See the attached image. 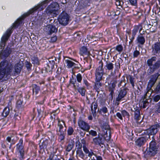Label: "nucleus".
I'll use <instances>...</instances> for the list:
<instances>
[{"label": "nucleus", "instance_id": "obj_1", "mask_svg": "<svg viewBox=\"0 0 160 160\" xmlns=\"http://www.w3.org/2000/svg\"><path fill=\"white\" fill-rule=\"evenodd\" d=\"M44 4V2H42L40 4L34 8L30 10L29 12L24 13L21 17L18 18L14 23H13L12 26L7 30L4 35L2 38L1 41L0 43V46L2 47L5 46L6 42L8 40L12 33V28H18L20 24L22 23V21L23 20L30 14H32L35 11L39 9L40 7L41 6Z\"/></svg>", "mask_w": 160, "mask_h": 160}, {"label": "nucleus", "instance_id": "obj_2", "mask_svg": "<svg viewBox=\"0 0 160 160\" xmlns=\"http://www.w3.org/2000/svg\"><path fill=\"white\" fill-rule=\"evenodd\" d=\"M142 29V27L141 24L134 26L132 32V36H129L130 41L129 42L130 44H131L135 38V37L138 31H139V34L137 36L136 40L137 43L141 45H143L145 42V37L143 36L144 32H146V31H143V33H141L140 32Z\"/></svg>", "mask_w": 160, "mask_h": 160}, {"label": "nucleus", "instance_id": "obj_3", "mask_svg": "<svg viewBox=\"0 0 160 160\" xmlns=\"http://www.w3.org/2000/svg\"><path fill=\"white\" fill-rule=\"evenodd\" d=\"M152 138V141L149 143L148 150L144 152V156L146 158L154 156L160 149V138L158 139L157 142L154 136H153Z\"/></svg>", "mask_w": 160, "mask_h": 160}, {"label": "nucleus", "instance_id": "obj_4", "mask_svg": "<svg viewBox=\"0 0 160 160\" xmlns=\"http://www.w3.org/2000/svg\"><path fill=\"white\" fill-rule=\"evenodd\" d=\"M0 66L4 67L2 70L6 74V79H8L11 76V72L13 70L12 64L7 60H5L1 62Z\"/></svg>", "mask_w": 160, "mask_h": 160}, {"label": "nucleus", "instance_id": "obj_5", "mask_svg": "<svg viewBox=\"0 0 160 160\" xmlns=\"http://www.w3.org/2000/svg\"><path fill=\"white\" fill-rule=\"evenodd\" d=\"M59 5L56 2H53L49 5L45 9V12L48 15L56 14L58 13V9L59 8Z\"/></svg>", "mask_w": 160, "mask_h": 160}, {"label": "nucleus", "instance_id": "obj_6", "mask_svg": "<svg viewBox=\"0 0 160 160\" xmlns=\"http://www.w3.org/2000/svg\"><path fill=\"white\" fill-rule=\"evenodd\" d=\"M160 128V122L158 123L156 122L155 124L152 126L148 129L145 131L144 133L146 134V135H154L158 132Z\"/></svg>", "mask_w": 160, "mask_h": 160}, {"label": "nucleus", "instance_id": "obj_7", "mask_svg": "<svg viewBox=\"0 0 160 160\" xmlns=\"http://www.w3.org/2000/svg\"><path fill=\"white\" fill-rule=\"evenodd\" d=\"M129 91V89L127 87H123L118 91V96L116 97V101L117 105H118L119 102L121 100H123L124 98L126 96Z\"/></svg>", "mask_w": 160, "mask_h": 160}, {"label": "nucleus", "instance_id": "obj_8", "mask_svg": "<svg viewBox=\"0 0 160 160\" xmlns=\"http://www.w3.org/2000/svg\"><path fill=\"white\" fill-rule=\"evenodd\" d=\"M70 16L64 12H62L59 15L58 20L59 23L63 26L67 25L69 22Z\"/></svg>", "mask_w": 160, "mask_h": 160}, {"label": "nucleus", "instance_id": "obj_9", "mask_svg": "<svg viewBox=\"0 0 160 160\" xmlns=\"http://www.w3.org/2000/svg\"><path fill=\"white\" fill-rule=\"evenodd\" d=\"M131 114L134 116V120L137 123H138V121L141 118L140 114V108L139 106L138 107L137 105H134L131 109Z\"/></svg>", "mask_w": 160, "mask_h": 160}, {"label": "nucleus", "instance_id": "obj_10", "mask_svg": "<svg viewBox=\"0 0 160 160\" xmlns=\"http://www.w3.org/2000/svg\"><path fill=\"white\" fill-rule=\"evenodd\" d=\"M17 135L16 132L14 131H10L8 133V136L6 138V141L11 143L9 147V149H11L12 145L14 144L16 142L17 140H16L15 138H17Z\"/></svg>", "mask_w": 160, "mask_h": 160}, {"label": "nucleus", "instance_id": "obj_11", "mask_svg": "<svg viewBox=\"0 0 160 160\" xmlns=\"http://www.w3.org/2000/svg\"><path fill=\"white\" fill-rule=\"evenodd\" d=\"M104 73L103 63L102 61H101L99 62L98 67L96 70L95 78H98V79H102Z\"/></svg>", "mask_w": 160, "mask_h": 160}, {"label": "nucleus", "instance_id": "obj_12", "mask_svg": "<svg viewBox=\"0 0 160 160\" xmlns=\"http://www.w3.org/2000/svg\"><path fill=\"white\" fill-rule=\"evenodd\" d=\"M117 83V81L116 79H113L108 84V91L110 92L109 95L110 96V98L112 100L113 98V95L114 93V91Z\"/></svg>", "mask_w": 160, "mask_h": 160}, {"label": "nucleus", "instance_id": "obj_13", "mask_svg": "<svg viewBox=\"0 0 160 160\" xmlns=\"http://www.w3.org/2000/svg\"><path fill=\"white\" fill-rule=\"evenodd\" d=\"M150 136L149 135H145L143 137L138 138L135 141L136 145L138 147H141L143 145L147 140Z\"/></svg>", "mask_w": 160, "mask_h": 160}, {"label": "nucleus", "instance_id": "obj_14", "mask_svg": "<svg viewBox=\"0 0 160 160\" xmlns=\"http://www.w3.org/2000/svg\"><path fill=\"white\" fill-rule=\"evenodd\" d=\"M78 125L80 128L84 131L88 132L90 128V125L88 123L82 120L78 121Z\"/></svg>", "mask_w": 160, "mask_h": 160}, {"label": "nucleus", "instance_id": "obj_15", "mask_svg": "<svg viewBox=\"0 0 160 160\" xmlns=\"http://www.w3.org/2000/svg\"><path fill=\"white\" fill-rule=\"evenodd\" d=\"M159 76H160V69L159 70L158 73H155L151 76L149 82L148 86L152 87L155 84Z\"/></svg>", "mask_w": 160, "mask_h": 160}, {"label": "nucleus", "instance_id": "obj_16", "mask_svg": "<svg viewBox=\"0 0 160 160\" xmlns=\"http://www.w3.org/2000/svg\"><path fill=\"white\" fill-rule=\"evenodd\" d=\"M102 79H98L95 78V82L93 86V89L97 92L98 94L99 92L101 90L102 87V84L100 82Z\"/></svg>", "mask_w": 160, "mask_h": 160}, {"label": "nucleus", "instance_id": "obj_17", "mask_svg": "<svg viewBox=\"0 0 160 160\" xmlns=\"http://www.w3.org/2000/svg\"><path fill=\"white\" fill-rule=\"evenodd\" d=\"M58 129L57 130V131H58L59 132H65L66 129H64V126L66 127V125L64 121L60 119H58Z\"/></svg>", "mask_w": 160, "mask_h": 160}, {"label": "nucleus", "instance_id": "obj_18", "mask_svg": "<svg viewBox=\"0 0 160 160\" xmlns=\"http://www.w3.org/2000/svg\"><path fill=\"white\" fill-rule=\"evenodd\" d=\"M46 30L48 34H51L52 33L56 32L58 31V29L55 26L49 25L46 27Z\"/></svg>", "mask_w": 160, "mask_h": 160}, {"label": "nucleus", "instance_id": "obj_19", "mask_svg": "<svg viewBox=\"0 0 160 160\" xmlns=\"http://www.w3.org/2000/svg\"><path fill=\"white\" fill-rule=\"evenodd\" d=\"M23 66L22 62H19L15 64L14 66V72L15 73L19 74L21 72Z\"/></svg>", "mask_w": 160, "mask_h": 160}, {"label": "nucleus", "instance_id": "obj_20", "mask_svg": "<svg viewBox=\"0 0 160 160\" xmlns=\"http://www.w3.org/2000/svg\"><path fill=\"white\" fill-rule=\"evenodd\" d=\"M160 67V60L157 61L152 67L149 68L148 71L150 73H153L156 70L158 69Z\"/></svg>", "mask_w": 160, "mask_h": 160}, {"label": "nucleus", "instance_id": "obj_21", "mask_svg": "<svg viewBox=\"0 0 160 160\" xmlns=\"http://www.w3.org/2000/svg\"><path fill=\"white\" fill-rule=\"evenodd\" d=\"M114 62H110L109 61H106L105 65L104 66V68L106 70L112 72L114 68V64L113 63Z\"/></svg>", "mask_w": 160, "mask_h": 160}, {"label": "nucleus", "instance_id": "obj_22", "mask_svg": "<svg viewBox=\"0 0 160 160\" xmlns=\"http://www.w3.org/2000/svg\"><path fill=\"white\" fill-rule=\"evenodd\" d=\"M152 52L154 55L160 52V42H156L152 46Z\"/></svg>", "mask_w": 160, "mask_h": 160}, {"label": "nucleus", "instance_id": "obj_23", "mask_svg": "<svg viewBox=\"0 0 160 160\" xmlns=\"http://www.w3.org/2000/svg\"><path fill=\"white\" fill-rule=\"evenodd\" d=\"M12 52L11 49L7 47L1 53V57L2 58H5L8 57Z\"/></svg>", "mask_w": 160, "mask_h": 160}, {"label": "nucleus", "instance_id": "obj_24", "mask_svg": "<svg viewBox=\"0 0 160 160\" xmlns=\"http://www.w3.org/2000/svg\"><path fill=\"white\" fill-rule=\"evenodd\" d=\"M81 82H77L75 79L72 77V78H71L70 81V84H72L73 85L74 88L75 89L78 90L79 88H80L81 84Z\"/></svg>", "mask_w": 160, "mask_h": 160}, {"label": "nucleus", "instance_id": "obj_25", "mask_svg": "<svg viewBox=\"0 0 160 160\" xmlns=\"http://www.w3.org/2000/svg\"><path fill=\"white\" fill-rule=\"evenodd\" d=\"M55 62L53 60L52 61H49L47 63L46 67V70L47 72H50L51 70L54 68Z\"/></svg>", "mask_w": 160, "mask_h": 160}, {"label": "nucleus", "instance_id": "obj_26", "mask_svg": "<svg viewBox=\"0 0 160 160\" xmlns=\"http://www.w3.org/2000/svg\"><path fill=\"white\" fill-rule=\"evenodd\" d=\"M93 142L95 145H99L103 144V140L102 137L98 135V137H96L93 139Z\"/></svg>", "mask_w": 160, "mask_h": 160}, {"label": "nucleus", "instance_id": "obj_27", "mask_svg": "<svg viewBox=\"0 0 160 160\" xmlns=\"http://www.w3.org/2000/svg\"><path fill=\"white\" fill-rule=\"evenodd\" d=\"M16 150L20 154V157L19 159L20 160H22L24 158L25 151L24 146L16 148Z\"/></svg>", "mask_w": 160, "mask_h": 160}, {"label": "nucleus", "instance_id": "obj_28", "mask_svg": "<svg viewBox=\"0 0 160 160\" xmlns=\"http://www.w3.org/2000/svg\"><path fill=\"white\" fill-rule=\"evenodd\" d=\"M74 144V141L73 140L69 141L66 149L67 152H69L73 148Z\"/></svg>", "mask_w": 160, "mask_h": 160}, {"label": "nucleus", "instance_id": "obj_29", "mask_svg": "<svg viewBox=\"0 0 160 160\" xmlns=\"http://www.w3.org/2000/svg\"><path fill=\"white\" fill-rule=\"evenodd\" d=\"M85 153L88 154V156L90 158L91 160H96L95 158L92 156L94 155L96 157V155L93 152L92 150H91L90 151L88 150L85 152Z\"/></svg>", "mask_w": 160, "mask_h": 160}, {"label": "nucleus", "instance_id": "obj_30", "mask_svg": "<svg viewBox=\"0 0 160 160\" xmlns=\"http://www.w3.org/2000/svg\"><path fill=\"white\" fill-rule=\"evenodd\" d=\"M23 98L21 97L19 98L17 102L16 107L18 109L22 108H23Z\"/></svg>", "mask_w": 160, "mask_h": 160}, {"label": "nucleus", "instance_id": "obj_31", "mask_svg": "<svg viewBox=\"0 0 160 160\" xmlns=\"http://www.w3.org/2000/svg\"><path fill=\"white\" fill-rule=\"evenodd\" d=\"M80 53L82 55H88L89 54V52L88 51L87 48L86 47H82L80 49Z\"/></svg>", "mask_w": 160, "mask_h": 160}, {"label": "nucleus", "instance_id": "obj_32", "mask_svg": "<svg viewBox=\"0 0 160 160\" xmlns=\"http://www.w3.org/2000/svg\"><path fill=\"white\" fill-rule=\"evenodd\" d=\"M10 113V108L8 106L5 108L2 113V116L4 117H6Z\"/></svg>", "mask_w": 160, "mask_h": 160}, {"label": "nucleus", "instance_id": "obj_33", "mask_svg": "<svg viewBox=\"0 0 160 160\" xmlns=\"http://www.w3.org/2000/svg\"><path fill=\"white\" fill-rule=\"evenodd\" d=\"M151 87H150L149 88V86H148L147 88V91L145 95L144 98H148L151 96L152 92V90H151Z\"/></svg>", "mask_w": 160, "mask_h": 160}, {"label": "nucleus", "instance_id": "obj_34", "mask_svg": "<svg viewBox=\"0 0 160 160\" xmlns=\"http://www.w3.org/2000/svg\"><path fill=\"white\" fill-rule=\"evenodd\" d=\"M65 62L68 68H72L74 66V62L69 59L65 60Z\"/></svg>", "mask_w": 160, "mask_h": 160}, {"label": "nucleus", "instance_id": "obj_35", "mask_svg": "<svg viewBox=\"0 0 160 160\" xmlns=\"http://www.w3.org/2000/svg\"><path fill=\"white\" fill-rule=\"evenodd\" d=\"M98 112L100 114L103 113V114H105L108 112V110L107 108L104 106L102 107L99 110H98Z\"/></svg>", "mask_w": 160, "mask_h": 160}, {"label": "nucleus", "instance_id": "obj_36", "mask_svg": "<svg viewBox=\"0 0 160 160\" xmlns=\"http://www.w3.org/2000/svg\"><path fill=\"white\" fill-rule=\"evenodd\" d=\"M156 60V57H153L151 58L148 59L147 61V64L148 66L149 67H151L152 65L153 62L155 61Z\"/></svg>", "mask_w": 160, "mask_h": 160}, {"label": "nucleus", "instance_id": "obj_37", "mask_svg": "<svg viewBox=\"0 0 160 160\" xmlns=\"http://www.w3.org/2000/svg\"><path fill=\"white\" fill-rule=\"evenodd\" d=\"M77 155L78 157H79L81 158L84 159L85 154L82 152V150H76Z\"/></svg>", "mask_w": 160, "mask_h": 160}, {"label": "nucleus", "instance_id": "obj_38", "mask_svg": "<svg viewBox=\"0 0 160 160\" xmlns=\"http://www.w3.org/2000/svg\"><path fill=\"white\" fill-rule=\"evenodd\" d=\"M33 93L37 94L40 90V88L36 84H34L32 86Z\"/></svg>", "mask_w": 160, "mask_h": 160}, {"label": "nucleus", "instance_id": "obj_39", "mask_svg": "<svg viewBox=\"0 0 160 160\" xmlns=\"http://www.w3.org/2000/svg\"><path fill=\"white\" fill-rule=\"evenodd\" d=\"M78 92L81 94L82 96H84L85 94V92H86L85 87H81L77 90Z\"/></svg>", "mask_w": 160, "mask_h": 160}, {"label": "nucleus", "instance_id": "obj_40", "mask_svg": "<svg viewBox=\"0 0 160 160\" xmlns=\"http://www.w3.org/2000/svg\"><path fill=\"white\" fill-rule=\"evenodd\" d=\"M75 146L77 150H82V144L80 142L79 140H78L75 142Z\"/></svg>", "mask_w": 160, "mask_h": 160}, {"label": "nucleus", "instance_id": "obj_41", "mask_svg": "<svg viewBox=\"0 0 160 160\" xmlns=\"http://www.w3.org/2000/svg\"><path fill=\"white\" fill-rule=\"evenodd\" d=\"M82 144H83V150L85 152L88 150V149L86 147V141L84 138H83L81 140V142Z\"/></svg>", "mask_w": 160, "mask_h": 160}, {"label": "nucleus", "instance_id": "obj_42", "mask_svg": "<svg viewBox=\"0 0 160 160\" xmlns=\"http://www.w3.org/2000/svg\"><path fill=\"white\" fill-rule=\"evenodd\" d=\"M128 78H129V80L130 83L131 84L133 88L134 87V83L135 82V78H134L132 76L129 75Z\"/></svg>", "mask_w": 160, "mask_h": 160}, {"label": "nucleus", "instance_id": "obj_43", "mask_svg": "<svg viewBox=\"0 0 160 160\" xmlns=\"http://www.w3.org/2000/svg\"><path fill=\"white\" fill-rule=\"evenodd\" d=\"M98 105L97 102H93L92 103L90 107L91 111L93 110V111H96V109L98 108Z\"/></svg>", "mask_w": 160, "mask_h": 160}, {"label": "nucleus", "instance_id": "obj_44", "mask_svg": "<svg viewBox=\"0 0 160 160\" xmlns=\"http://www.w3.org/2000/svg\"><path fill=\"white\" fill-rule=\"evenodd\" d=\"M65 132H63V133L62 132H59L58 140L60 142H61L65 139Z\"/></svg>", "mask_w": 160, "mask_h": 160}, {"label": "nucleus", "instance_id": "obj_45", "mask_svg": "<svg viewBox=\"0 0 160 160\" xmlns=\"http://www.w3.org/2000/svg\"><path fill=\"white\" fill-rule=\"evenodd\" d=\"M126 85V83L125 82V80H122L120 81L118 84V88H120L121 87H126L125 86Z\"/></svg>", "mask_w": 160, "mask_h": 160}, {"label": "nucleus", "instance_id": "obj_46", "mask_svg": "<svg viewBox=\"0 0 160 160\" xmlns=\"http://www.w3.org/2000/svg\"><path fill=\"white\" fill-rule=\"evenodd\" d=\"M25 67L27 68V70L29 71L31 70V68L32 66V65L31 63L27 61H26L25 62Z\"/></svg>", "mask_w": 160, "mask_h": 160}, {"label": "nucleus", "instance_id": "obj_47", "mask_svg": "<svg viewBox=\"0 0 160 160\" xmlns=\"http://www.w3.org/2000/svg\"><path fill=\"white\" fill-rule=\"evenodd\" d=\"M48 141L47 140L43 141L42 143V145H40L41 148L43 149L46 148L48 144Z\"/></svg>", "mask_w": 160, "mask_h": 160}, {"label": "nucleus", "instance_id": "obj_48", "mask_svg": "<svg viewBox=\"0 0 160 160\" xmlns=\"http://www.w3.org/2000/svg\"><path fill=\"white\" fill-rule=\"evenodd\" d=\"M74 131L73 128L71 126H69L67 130L68 135L69 136L72 135L73 134Z\"/></svg>", "mask_w": 160, "mask_h": 160}, {"label": "nucleus", "instance_id": "obj_49", "mask_svg": "<svg viewBox=\"0 0 160 160\" xmlns=\"http://www.w3.org/2000/svg\"><path fill=\"white\" fill-rule=\"evenodd\" d=\"M121 113L122 116L124 117H126L128 118H129L130 115L129 113L125 110H122L121 111Z\"/></svg>", "mask_w": 160, "mask_h": 160}, {"label": "nucleus", "instance_id": "obj_50", "mask_svg": "<svg viewBox=\"0 0 160 160\" xmlns=\"http://www.w3.org/2000/svg\"><path fill=\"white\" fill-rule=\"evenodd\" d=\"M4 78V80H6V74L2 70L0 71V80Z\"/></svg>", "mask_w": 160, "mask_h": 160}, {"label": "nucleus", "instance_id": "obj_51", "mask_svg": "<svg viewBox=\"0 0 160 160\" xmlns=\"http://www.w3.org/2000/svg\"><path fill=\"white\" fill-rule=\"evenodd\" d=\"M76 80L79 82H81L82 77L80 73H78L76 75Z\"/></svg>", "mask_w": 160, "mask_h": 160}, {"label": "nucleus", "instance_id": "obj_52", "mask_svg": "<svg viewBox=\"0 0 160 160\" xmlns=\"http://www.w3.org/2000/svg\"><path fill=\"white\" fill-rule=\"evenodd\" d=\"M24 146L23 145V140L22 138H20L18 143L16 145V148Z\"/></svg>", "mask_w": 160, "mask_h": 160}, {"label": "nucleus", "instance_id": "obj_53", "mask_svg": "<svg viewBox=\"0 0 160 160\" xmlns=\"http://www.w3.org/2000/svg\"><path fill=\"white\" fill-rule=\"evenodd\" d=\"M123 49L122 46L120 44L117 45L116 47V50L120 53L122 52Z\"/></svg>", "mask_w": 160, "mask_h": 160}, {"label": "nucleus", "instance_id": "obj_54", "mask_svg": "<svg viewBox=\"0 0 160 160\" xmlns=\"http://www.w3.org/2000/svg\"><path fill=\"white\" fill-rule=\"evenodd\" d=\"M31 60L32 63L37 64L39 63L38 59L37 57H32L31 58Z\"/></svg>", "mask_w": 160, "mask_h": 160}, {"label": "nucleus", "instance_id": "obj_55", "mask_svg": "<svg viewBox=\"0 0 160 160\" xmlns=\"http://www.w3.org/2000/svg\"><path fill=\"white\" fill-rule=\"evenodd\" d=\"M153 99L154 102H158L160 100V95H154L153 96Z\"/></svg>", "mask_w": 160, "mask_h": 160}, {"label": "nucleus", "instance_id": "obj_56", "mask_svg": "<svg viewBox=\"0 0 160 160\" xmlns=\"http://www.w3.org/2000/svg\"><path fill=\"white\" fill-rule=\"evenodd\" d=\"M76 63L74 62V66L75 69H79L81 67V65L78 62L76 61Z\"/></svg>", "mask_w": 160, "mask_h": 160}, {"label": "nucleus", "instance_id": "obj_57", "mask_svg": "<svg viewBox=\"0 0 160 160\" xmlns=\"http://www.w3.org/2000/svg\"><path fill=\"white\" fill-rule=\"evenodd\" d=\"M145 100H144L143 99V101L142 102V107L143 108H145L146 107V106H147V104H148V102L147 101L148 98H145Z\"/></svg>", "mask_w": 160, "mask_h": 160}, {"label": "nucleus", "instance_id": "obj_58", "mask_svg": "<svg viewBox=\"0 0 160 160\" xmlns=\"http://www.w3.org/2000/svg\"><path fill=\"white\" fill-rule=\"evenodd\" d=\"M103 136L105 139L106 140L109 141L110 140L111 138V133L110 134H104L103 135Z\"/></svg>", "mask_w": 160, "mask_h": 160}, {"label": "nucleus", "instance_id": "obj_59", "mask_svg": "<svg viewBox=\"0 0 160 160\" xmlns=\"http://www.w3.org/2000/svg\"><path fill=\"white\" fill-rule=\"evenodd\" d=\"M132 6H137V0H129Z\"/></svg>", "mask_w": 160, "mask_h": 160}, {"label": "nucleus", "instance_id": "obj_60", "mask_svg": "<svg viewBox=\"0 0 160 160\" xmlns=\"http://www.w3.org/2000/svg\"><path fill=\"white\" fill-rule=\"evenodd\" d=\"M156 107V110L155 111L156 113H160V101L157 104Z\"/></svg>", "mask_w": 160, "mask_h": 160}, {"label": "nucleus", "instance_id": "obj_61", "mask_svg": "<svg viewBox=\"0 0 160 160\" xmlns=\"http://www.w3.org/2000/svg\"><path fill=\"white\" fill-rule=\"evenodd\" d=\"M88 132L89 134L92 136L95 137L97 135V132L96 131L93 130H91L90 131Z\"/></svg>", "mask_w": 160, "mask_h": 160}, {"label": "nucleus", "instance_id": "obj_62", "mask_svg": "<svg viewBox=\"0 0 160 160\" xmlns=\"http://www.w3.org/2000/svg\"><path fill=\"white\" fill-rule=\"evenodd\" d=\"M44 107L42 106L40 108H38V111L39 115H40L41 113H42L44 111Z\"/></svg>", "mask_w": 160, "mask_h": 160}, {"label": "nucleus", "instance_id": "obj_63", "mask_svg": "<svg viewBox=\"0 0 160 160\" xmlns=\"http://www.w3.org/2000/svg\"><path fill=\"white\" fill-rule=\"evenodd\" d=\"M56 156V155L55 153H51L50 154L49 158L47 160H53L54 158Z\"/></svg>", "mask_w": 160, "mask_h": 160}, {"label": "nucleus", "instance_id": "obj_64", "mask_svg": "<svg viewBox=\"0 0 160 160\" xmlns=\"http://www.w3.org/2000/svg\"><path fill=\"white\" fill-rule=\"evenodd\" d=\"M140 52L139 51H138L137 50H136L133 52V58H135L137 57L138 56L140 55Z\"/></svg>", "mask_w": 160, "mask_h": 160}]
</instances>
